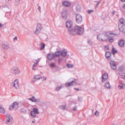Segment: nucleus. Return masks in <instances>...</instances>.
<instances>
[{
    "instance_id": "nucleus-40",
    "label": "nucleus",
    "mask_w": 125,
    "mask_h": 125,
    "mask_svg": "<svg viewBox=\"0 0 125 125\" xmlns=\"http://www.w3.org/2000/svg\"><path fill=\"white\" fill-rule=\"evenodd\" d=\"M87 43L90 45H92L93 43L89 39L87 40Z\"/></svg>"
},
{
    "instance_id": "nucleus-36",
    "label": "nucleus",
    "mask_w": 125,
    "mask_h": 125,
    "mask_svg": "<svg viewBox=\"0 0 125 125\" xmlns=\"http://www.w3.org/2000/svg\"><path fill=\"white\" fill-rule=\"evenodd\" d=\"M69 34L70 35H74L76 34V32H68Z\"/></svg>"
},
{
    "instance_id": "nucleus-4",
    "label": "nucleus",
    "mask_w": 125,
    "mask_h": 125,
    "mask_svg": "<svg viewBox=\"0 0 125 125\" xmlns=\"http://www.w3.org/2000/svg\"><path fill=\"white\" fill-rule=\"evenodd\" d=\"M76 19L77 23H80L82 20V17L79 14H77L76 16Z\"/></svg>"
},
{
    "instance_id": "nucleus-20",
    "label": "nucleus",
    "mask_w": 125,
    "mask_h": 125,
    "mask_svg": "<svg viewBox=\"0 0 125 125\" xmlns=\"http://www.w3.org/2000/svg\"><path fill=\"white\" fill-rule=\"evenodd\" d=\"M67 52L66 50H64L62 51V52H61V55L63 57H65L67 54Z\"/></svg>"
},
{
    "instance_id": "nucleus-19",
    "label": "nucleus",
    "mask_w": 125,
    "mask_h": 125,
    "mask_svg": "<svg viewBox=\"0 0 125 125\" xmlns=\"http://www.w3.org/2000/svg\"><path fill=\"white\" fill-rule=\"evenodd\" d=\"M124 41L122 39H121L118 42V44L121 47H123L124 45Z\"/></svg>"
},
{
    "instance_id": "nucleus-16",
    "label": "nucleus",
    "mask_w": 125,
    "mask_h": 125,
    "mask_svg": "<svg viewBox=\"0 0 125 125\" xmlns=\"http://www.w3.org/2000/svg\"><path fill=\"white\" fill-rule=\"evenodd\" d=\"M103 36V34H99L97 36V38L99 41H105L106 40V39H103L102 38V36Z\"/></svg>"
},
{
    "instance_id": "nucleus-28",
    "label": "nucleus",
    "mask_w": 125,
    "mask_h": 125,
    "mask_svg": "<svg viewBox=\"0 0 125 125\" xmlns=\"http://www.w3.org/2000/svg\"><path fill=\"white\" fill-rule=\"evenodd\" d=\"M66 106V105H62L59 106V108L61 109L64 110L65 109Z\"/></svg>"
},
{
    "instance_id": "nucleus-8",
    "label": "nucleus",
    "mask_w": 125,
    "mask_h": 125,
    "mask_svg": "<svg viewBox=\"0 0 125 125\" xmlns=\"http://www.w3.org/2000/svg\"><path fill=\"white\" fill-rule=\"evenodd\" d=\"M120 33V32H119V33L118 34L111 33H110L109 32H106L104 34V35L107 38H110V37H112V36H111L112 34H113L114 35H118Z\"/></svg>"
},
{
    "instance_id": "nucleus-58",
    "label": "nucleus",
    "mask_w": 125,
    "mask_h": 125,
    "mask_svg": "<svg viewBox=\"0 0 125 125\" xmlns=\"http://www.w3.org/2000/svg\"><path fill=\"white\" fill-rule=\"evenodd\" d=\"M35 119H34V120L33 121H32V123H35Z\"/></svg>"
},
{
    "instance_id": "nucleus-33",
    "label": "nucleus",
    "mask_w": 125,
    "mask_h": 125,
    "mask_svg": "<svg viewBox=\"0 0 125 125\" xmlns=\"http://www.w3.org/2000/svg\"><path fill=\"white\" fill-rule=\"evenodd\" d=\"M105 86L107 88H110V85L109 82H108L105 83Z\"/></svg>"
},
{
    "instance_id": "nucleus-5",
    "label": "nucleus",
    "mask_w": 125,
    "mask_h": 125,
    "mask_svg": "<svg viewBox=\"0 0 125 125\" xmlns=\"http://www.w3.org/2000/svg\"><path fill=\"white\" fill-rule=\"evenodd\" d=\"M18 107V104L17 102H14L9 106V109L10 110H12L14 108H17Z\"/></svg>"
},
{
    "instance_id": "nucleus-13",
    "label": "nucleus",
    "mask_w": 125,
    "mask_h": 125,
    "mask_svg": "<svg viewBox=\"0 0 125 125\" xmlns=\"http://www.w3.org/2000/svg\"><path fill=\"white\" fill-rule=\"evenodd\" d=\"M42 78V76L40 75H37L34 76L33 78L32 81L33 82H34L36 81V80H39Z\"/></svg>"
},
{
    "instance_id": "nucleus-52",
    "label": "nucleus",
    "mask_w": 125,
    "mask_h": 125,
    "mask_svg": "<svg viewBox=\"0 0 125 125\" xmlns=\"http://www.w3.org/2000/svg\"><path fill=\"white\" fill-rule=\"evenodd\" d=\"M37 65V64H36V63H34V64L33 65V67H36Z\"/></svg>"
},
{
    "instance_id": "nucleus-64",
    "label": "nucleus",
    "mask_w": 125,
    "mask_h": 125,
    "mask_svg": "<svg viewBox=\"0 0 125 125\" xmlns=\"http://www.w3.org/2000/svg\"><path fill=\"white\" fill-rule=\"evenodd\" d=\"M124 76L125 77V75H124Z\"/></svg>"
},
{
    "instance_id": "nucleus-21",
    "label": "nucleus",
    "mask_w": 125,
    "mask_h": 125,
    "mask_svg": "<svg viewBox=\"0 0 125 125\" xmlns=\"http://www.w3.org/2000/svg\"><path fill=\"white\" fill-rule=\"evenodd\" d=\"M74 81H72L71 82L68 83H66L65 84V85L66 87L70 86H72L73 85V83L74 82V81L75 80V79H74Z\"/></svg>"
},
{
    "instance_id": "nucleus-47",
    "label": "nucleus",
    "mask_w": 125,
    "mask_h": 125,
    "mask_svg": "<svg viewBox=\"0 0 125 125\" xmlns=\"http://www.w3.org/2000/svg\"><path fill=\"white\" fill-rule=\"evenodd\" d=\"M105 49L107 50H108L109 49V47L108 46H105Z\"/></svg>"
},
{
    "instance_id": "nucleus-17",
    "label": "nucleus",
    "mask_w": 125,
    "mask_h": 125,
    "mask_svg": "<svg viewBox=\"0 0 125 125\" xmlns=\"http://www.w3.org/2000/svg\"><path fill=\"white\" fill-rule=\"evenodd\" d=\"M9 45L7 44H3L2 46V48L4 50L8 49L10 48Z\"/></svg>"
},
{
    "instance_id": "nucleus-22",
    "label": "nucleus",
    "mask_w": 125,
    "mask_h": 125,
    "mask_svg": "<svg viewBox=\"0 0 125 125\" xmlns=\"http://www.w3.org/2000/svg\"><path fill=\"white\" fill-rule=\"evenodd\" d=\"M62 4L65 7H69L70 5V3L68 1H64L63 2Z\"/></svg>"
},
{
    "instance_id": "nucleus-60",
    "label": "nucleus",
    "mask_w": 125,
    "mask_h": 125,
    "mask_svg": "<svg viewBox=\"0 0 125 125\" xmlns=\"http://www.w3.org/2000/svg\"><path fill=\"white\" fill-rule=\"evenodd\" d=\"M121 0L123 2H125V0Z\"/></svg>"
},
{
    "instance_id": "nucleus-18",
    "label": "nucleus",
    "mask_w": 125,
    "mask_h": 125,
    "mask_svg": "<svg viewBox=\"0 0 125 125\" xmlns=\"http://www.w3.org/2000/svg\"><path fill=\"white\" fill-rule=\"evenodd\" d=\"M108 74L107 73H105L103 74L102 76V81L104 82L105 81V80L106 79L108 78Z\"/></svg>"
},
{
    "instance_id": "nucleus-39",
    "label": "nucleus",
    "mask_w": 125,
    "mask_h": 125,
    "mask_svg": "<svg viewBox=\"0 0 125 125\" xmlns=\"http://www.w3.org/2000/svg\"><path fill=\"white\" fill-rule=\"evenodd\" d=\"M62 59L60 57H59L58 59V64L59 65L60 64L61 62L62 61Z\"/></svg>"
},
{
    "instance_id": "nucleus-1",
    "label": "nucleus",
    "mask_w": 125,
    "mask_h": 125,
    "mask_svg": "<svg viewBox=\"0 0 125 125\" xmlns=\"http://www.w3.org/2000/svg\"><path fill=\"white\" fill-rule=\"evenodd\" d=\"M125 20L123 17L120 18L119 20L120 23L118 25L120 31H125V25L124 23Z\"/></svg>"
},
{
    "instance_id": "nucleus-27",
    "label": "nucleus",
    "mask_w": 125,
    "mask_h": 125,
    "mask_svg": "<svg viewBox=\"0 0 125 125\" xmlns=\"http://www.w3.org/2000/svg\"><path fill=\"white\" fill-rule=\"evenodd\" d=\"M111 55V53L109 52H107L105 54V56L107 58H109Z\"/></svg>"
},
{
    "instance_id": "nucleus-26",
    "label": "nucleus",
    "mask_w": 125,
    "mask_h": 125,
    "mask_svg": "<svg viewBox=\"0 0 125 125\" xmlns=\"http://www.w3.org/2000/svg\"><path fill=\"white\" fill-rule=\"evenodd\" d=\"M0 113L4 114L5 113V110L4 108L1 105H0Z\"/></svg>"
},
{
    "instance_id": "nucleus-12",
    "label": "nucleus",
    "mask_w": 125,
    "mask_h": 125,
    "mask_svg": "<svg viewBox=\"0 0 125 125\" xmlns=\"http://www.w3.org/2000/svg\"><path fill=\"white\" fill-rule=\"evenodd\" d=\"M13 86L16 88H18L19 87V81L17 80H16L14 81L13 83Z\"/></svg>"
},
{
    "instance_id": "nucleus-48",
    "label": "nucleus",
    "mask_w": 125,
    "mask_h": 125,
    "mask_svg": "<svg viewBox=\"0 0 125 125\" xmlns=\"http://www.w3.org/2000/svg\"><path fill=\"white\" fill-rule=\"evenodd\" d=\"M77 108V106H75V107H73V111H75L76 109Z\"/></svg>"
},
{
    "instance_id": "nucleus-25",
    "label": "nucleus",
    "mask_w": 125,
    "mask_h": 125,
    "mask_svg": "<svg viewBox=\"0 0 125 125\" xmlns=\"http://www.w3.org/2000/svg\"><path fill=\"white\" fill-rule=\"evenodd\" d=\"M125 84L124 83H120L118 86L119 88L120 89H124L125 87Z\"/></svg>"
},
{
    "instance_id": "nucleus-44",
    "label": "nucleus",
    "mask_w": 125,
    "mask_h": 125,
    "mask_svg": "<svg viewBox=\"0 0 125 125\" xmlns=\"http://www.w3.org/2000/svg\"><path fill=\"white\" fill-rule=\"evenodd\" d=\"M4 27V26L1 23H0V29Z\"/></svg>"
},
{
    "instance_id": "nucleus-23",
    "label": "nucleus",
    "mask_w": 125,
    "mask_h": 125,
    "mask_svg": "<svg viewBox=\"0 0 125 125\" xmlns=\"http://www.w3.org/2000/svg\"><path fill=\"white\" fill-rule=\"evenodd\" d=\"M61 51H59L56 52L55 54V57H58L61 55Z\"/></svg>"
},
{
    "instance_id": "nucleus-30",
    "label": "nucleus",
    "mask_w": 125,
    "mask_h": 125,
    "mask_svg": "<svg viewBox=\"0 0 125 125\" xmlns=\"http://www.w3.org/2000/svg\"><path fill=\"white\" fill-rule=\"evenodd\" d=\"M30 114L32 117H34L36 115V114L33 111H31L30 113Z\"/></svg>"
},
{
    "instance_id": "nucleus-49",
    "label": "nucleus",
    "mask_w": 125,
    "mask_h": 125,
    "mask_svg": "<svg viewBox=\"0 0 125 125\" xmlns=\"http://www.w3.org/2000/svg\"><path fill=\"white\" fill-rule=\"evenodd\" d=\"M100 3V2H98L97 3L95 6V7L96 8H97V7L98 6V5H99V4Z\"/></svg>"
},
{
    "instance_id": "nucleus-57",
    "label": "nucleus",
    "mask_w": 125,
    "mask_h": 125,
    "mask_svg": "<svg viewBox=\"0 0 125 125\" xmlns=\"http://www.w3.org/2000/svg\"><path fill=\"white\" fill-rule=\"evenodd\" d=\"M17 36H16L15 37H14V39H13V40H17Z\"/></svg>"
},
{
    "instance_id": "nucleus-15",
    "label": "nucleus",
    "mask_w": 125,
    "mask_h": 125,
    "mask_svg": "<svg viewBox=\"0 0 125 125\" xmlns=\"http://www.w3.org/2000/svg\"><path fill=\"white\" fill-rule=\"evenodd\" d=\"M29 99L32 102L35 103L36 102H39L40 101V100L39 99H36L34 98V96H32L31 98H30Z\"/></svg>"
},
{
    "instance_id": "nucleus-54",
    "label": "nucleus",
    "mask_w": 125,
    "mask_h": 125,
    "mask_svg": "<svg viewBox=\"0 0 125 125\" xmlns=\"http://www.w3.org/2000/svg\"><path fill=\"white\" fill-rule=\"evenodd\" d=\"M122 7L123 9H125V3L123 4Z\"/></svg>"
},
{
    "instance_id": "nucleus-14",
    "label": "nucleus",
    "mask_w": 125,
    "mask_h": 125,
    "mask_svg": "<svg viewBox=\"0 0 125 125\" xmlns=\"http://www.w3.org/2000/svg\"><path fill=\"white\" fill-rule=\"evenodd\" d=\"M42 29V25L41 24L38 23L37 25L36 31H40Z\"/></svg>"
},
{
    "instance_id": "nucleus-7",
    "label": "nucleus",
    "mask_w": 125,
    "mask_h": 125,
    "mask_svg": "<svg viewBox=\"0 0 125 125\" xmlns=\"http://www.w3.org/2000/svg\"><path fill=\"white\" fill-rule=\"evenodd\" d=\"M61 15L63 19H66L68 16L67 10L65 9L63 10L61 13Z\"/></svg>"
},
{
    "instance_id": "nucleus-61",
    "label": "nucleus",
    "mask_w": 125,
    "mask_h": 125,
    "mask_svg": "<svg viewBox=\"0 0 125 125\" xmlns=\"http://www.w3.org/2000/svg\"><path fill=\"white\" fill-rule=\"evenodd\" d=\"M112 125H115V124H112Z\"/></svg>"
},
{
    "instance_id": "nucleus-50",
    "label": "nucleus",
    "mask_w": 125,
    "mask_h": 125,
    "mask_svg": "<svg viewBox=\"0 0 125 125\" xmlns=\"http://www.w3.org/2000/svg\"><path fill=\"white\" fill-rule=\"evenodd\" d=\"M78 100L80 101H81L82 100V98L81 97H78Z\"/></svg>"
},
{
    "instance_id": "nucleus-53",
    "label": "nucleus",
    "mask_w": 125,
    "mask_h": 125,
    "mask_svg": "<svg viewBox=\"0 0 125 125\" xmlns=\"http://www.w3.org/2000/svg\"><path fill=\"white\" fill-rule=\"evenodd\" d=\"M115 10H113V11L112 12V14L113 15L115 14Z\"/></svg>"
},
{
    "instance_id": "nucleus-42",
    "label": "nucleus",
    "mask_w": 125,
    "mask_h": 125,
    "mask_svg": "<svg viewBox=\"0 0 125 125\" xmlns=\"http://www.w3.org/2000/svg\"><path fill=\"white\" fill-rule=\"evenodd\" d=\"M83 32H77L76 34L78 35H81L83 33Z\"/></svg>"
},
{
    "instance_id": "nucleus-35",
    "label": "nucleus",
    "mask_w": 125,
    "mask_h": 125,
    "mask_svg": "<svg viewBox=\"0 0 125 125\" xmlns=\"http://www.w3.org/2000/svg\"><path fill=\"white\" fill-rule=\"evenodd\" d=\"M117 51L114 48H113L112 52L114 54H115V53H117Z\"/></svg>"
},
{
    "instance_id": "nucleus-10",
    "label": "nucleus",
    "mask_w": 125,
    "mask_h": 125,
    "mask_svg": "<svg viewBox=\"0 0 125 125\" xmlns=\"http://www.w3.org/2000/svg\"><path fill=\"white\" fill-rule=\"evenodd\" d=\"M47 57L50 60H51L55 57V54L54 53H49L47 56Z\"/></svg>"
},
{
    "instance_id": "nucleus-59",
    "label": "nucleus",
    "mask_w": 125,
    "mask_h": 125,
    "mask_svg": "<svg viewBox=\"0 0 125 125\" xmlns=\"http://www.w3.org/2000/svg\"><path fill=\"white\" fill-rule=\"evenodd\" d=\"M34 67H32V69L33 70H35V69L34 68Z\"/></svg>"
},
{
    "instance_id": "nucleus-55",
    "label": "nucleus",
    "mask_w": 125,
    "mask_h": 125,
    "mask_svg": "<svg viewBox=\"0 0 125 125\" xmlns=\"http://www.w3.org/2000/svg\"><path fill=\"white\" fill-rule=\"evenodd\" d=\"M39 33V32H34V33L35 34H37Z\"/></svg>"
},
{
    "instance_id": "nucleus-45",
    "label": "nucleus",
    "mask_w": 125,
    "mask_h": 125,
    "mask_svg": "<svg viewBox=\"0 0 125 125\" xmlns=\"http://www.w3.org/2000/svg\"><path fill=\"white\" fill-rule=\"evenodd\" d=\"M114 39L113 38H111L109 40V41L110 42H112L114 41Z\"/></svg>"
},
{
    "instance_id": "nucleus-46",
    "label": "nucleus",
    "mask_w": 125,
    "mask_h": 125,
    "mask_svg": "<svg viewBox=\"0 0 125 125\" xmlns=\"http://www.w3.org/2000/svg\"><path fill=\"white\" fill-rule=\"evenodd\" d=\"M40 59L39 58L38 59V60H36V63H35L36 64H38L39 62L40 61Z\"/></svg>"
},
{
    "instance_id": "nucleus-37",
    "label": "nucleus",
    "mask_w": 125,
    "mask_h": 125,
    "mask_svg": "<svg viewBox=\"0 0 125 125\" xmlns=\"http://www.w3.org/2000/svg\"><path fill=\"white\" fill-rule=\"evenodd\" d=\"M67 66L68 68H72L73 67V64H67Z\"/></svg>"
},
{
    "instance_id": "nucleus-6",
    "label": "nucleus",
    "mask_w": 125,
    "mask_h": 125,
    "mask_svg": "<svg viewBox=\"0 0 125 125\" xmlns=\"http://www.w3.org/2000/svg\"><path fill=\"white\" fill-rule=\"evenodd\" d=\"M66 27L68 29H72L73 27V23L70 20H68L66 22Z\"/></svg>"
},
{
    "instance_id": "nucleus-62",
    "label": "nucleus",
    "mask_w": 125,
    "mask_h": 125,
    "mask_svg": "<svg viewBox=\"0 0 125 125\" xmlns=\"http://www.w3.org/2000/svg\"><path fill=\"white\" fill-rule=\"evenodd\" d=\"M8 0V1H11V0Z\"/></svg>"
},
{
    "instance_id": "nucleus-43",
    "label": "nucleus",
    "mask_w": 125,
    "mask_h": 125,
    "mask_svg": "<svg viewBox=\"0 0 125 125\" xmlns=\"http://www.w3.org/2000/svg\"><path fill=\"white\" fill-rule=\"evenodd\" d=\"M95 114L96 116H98L99 115V113L98 111H96L95 113Z\"/></svg>"
},
{
    "instance_id": "nucleus-9",
    "label": "nucleus",
    "mask_w": 125,
    "mask_h": 125,
    "mask_svg": "<svg viewBox=\"0 0 125 125\" xmlns=\"http://www.w3.org/2000/svg\"><path fill=\"white\" fill-rule=\"evenodd\" d=\"M13 120L12 117L10 115L7 116L6 118V121H7L6 123L8 124H9L10 123H12Z\"/></svg>"
},
{
    "instance_id": "nucleus-56",
    "label": "nucleus",
    "mask_w": 125,
    "mask_h": 125,
    "mask_svg": "<svg viewBox=\"0 0 125 125\" xmlns=\"http://www.w3.org/2000/svg\"><path fill=\"white\" fill-rule=\"evenodd\" d=\"M74 89L76 91H79V89L78 88H74Z\"/></svg>"
},
{
    "instance_id": "nucleus-32",
    "label": "nucleus",
    "mask_w": 125,
    "mask_h": 125,
    "mask_svg": "<svg viewBox=\"0 0 125 125\" xmlns=\"http://www.w3.org/2000/svg\"><path fill=\"white\" fill-rule=\"evenodd\" d=\"M33 110V111H34L36 114H39V113L38 110L37 108H34Z\"/></svg>"
},
{
    "instance_id": "nucleus-2",
    "label": "nucleus",
    "mask_w": 125,
    "mask_h": 125,
    "mask_svg": "<svg viewBox=\"0 0 125 125\" xmlns=\"http://www.w3.org/2000/svg\"><path fill=\"white\" fill-rule=\"evenodd\" d=\"M11 71L12 73L15 74H17L20 73V71L16 66L13 67L11 69Z\"/></svg>"
},
{
    "instance_id": "nucleus-51",
    "label": "nucleus",
    "mask_w": 125,
    "mask_h": 125,
    "mask_svg": "<svg viewBox=\"0 0 125 125\" xmlns=\"http://www.w3.org/2000/svg\"><path fill=\"white\" fill-rule=\"evenodd\" d=\"M41 9V8L40 6H39L38 8V9L39 10V11L40 12L41 11H40Z\"/></svg>"
},
{
    "instance_id": "nucleus-31",
    "label": "nucleus",
    "mask_w": 125,
    "mask_h": 125,
    "mask_svg": "<svg viewBox=\"0 0 125 125\" xmlns=\"http://www.w3.org/2000/svg\"><path fill=\"white\" fill-rule=\"evenodd\" d=\"M20 111L22 114H25L26 113V110L24 108L21 109L20 110Z\"/></svg>"
},
{
    "instance_id": "nucleus-63",
    "label": "nucleus",
    "mask_w": 125,
    "mask_h": 125,
    "mask_svg": "<svg viewBox=\"0 0 125 125\" xmlns=\"http://www.w3.org/2000/svg\"><path fill=\"white\" fill-rule=\"evenodd\" d=\"M45 80H46V78H45Z\"/></svg>"
},
{
    "instance_id": "nucleus-24",
    "label": "nucleus",
    "mask_w": 125,
    "mask_h": 125,
    "mask_svg": "<svg viewBox=\"0 0 125 125\" xmlns=\"http://www.w3.org/2000/svg\"><path fill=\"white\" fill-rule=\"evenodd\" d=\"M40 49L41 50H43L45 47V44L42 42L40 43Z\"/></svg>"
},
{
    "instance_id": "nucleus-34",
    "label": "nucleus",
    "mask_w": 125,
    "mask_h": 125,
    "mask_svg": "<svg viewBox=\"0 0 125 125\" xmlns=\"http://www.w3.org/2000/svg\"><path fill=\"white\" fill-rule=\"evenodd\" d=\"M63 86L62 85L56 88V90L57 91H59L61 88H62Z\"/></svg>"
},
{
    "instance_id": "nucleus-29",
    "label": "nucleus",
    "mask_w": 125,
    "mask_h": 125,
    "mask_svg": "<svg viewBox=\"0 0 125 125\" xmlns=\"http://www.w3.org/2000/svg\"><path fill=\"white\" fill-rule=\"evenodd\" d=\"M76 11H79L81 10V7L79 5H77L76 7Z\"/></svg>"
},
{
    "instance_id": "nucleus-38",
    "label": "nucleus",
    "mask_w": 125,
    "mask_h": 125,
    "mask_svg": "<svg viewBox=\"0 0 125 125\" xmlns=\"http://www.w3.org/2000/svg\"><path fill=\"white\" fill-rule=\"evenodd\" d=\"M55 63H52L50 65V66L51 67H54L55 66Z\"/></svg>"
},
{
    "instance_id": "nucleus-3",
    "label": "nucleus",
    "mask_w": 125,
    "mask_h": 125,
    "mask_svg": "<svg viewBox=\"0 0 125 125\" xmlns=\"http://www.w3.org/2000/svg\"><path fill=\"white\" fill-rule=\"evenodd\" d=\"M73 30L74 31H84V29L83 27L76 25L74 27L73 29H72V31H73Z\"/></svg>"
},
{
    "instance_id": "nucleus-41",
    "label": "nucleus",
    "mask_w": 125,
    "mask_h": 125,
    "mask_svg": "<svg viewBox=\"0 0 125 125\" xmlns=\"http://www.w3.org/2000/svg\"><path fill=\"white\" fill-rule=\"evenodd\" d=\"M94 11V10H89L87 11V12L89 14H90L91 13L93 12Z\"/></svg>"
},
{
    "instance_id": "nucleus-11",
    "label": "nucleus",
    "mask_w": 125,
    "mask_h": 125,
    "mask_svg": "<svg viewBox=\"0 0 125 125\" xmlns=\"http://www.w3.org/2000/svg\"><path fill=\"white\" fill-rule=\"evenodd\" d=\"M110 64L112 69L114 70L116 69V66L115 62L114 61H111L110 62Z\"/></svg>"
}]
</instances>
